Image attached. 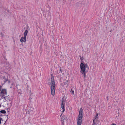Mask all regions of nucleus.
<instances>
[{
    "mask_svg": "<svg viewBox=\"0 0 125 125\" xmlns=\"http://www.w3.org/2000/svg\"><path fill=\"white\" fill-rule=\"evenodd\" d=\"M51 82L50 84L51 88V94L52 95H54L55 94V85L54 82V76L53 74L51 75Z\"/></svg>",
    "mask_w": 125,
    "mask_h": 125,
    "instance_id": "obj_1",
    "label": "nucleus"
},
{
    "mask_svg": "<svg viewBox=\"0 0 125 125\" xmlns=\"http://www.w3.org/2000/svg\"><path fill=\"white\" fill-rule=\"evenodd\" d=\"M81 69V72L84 73L85 72H87L89 69V67L86 63L84 64L83 62H81L80 65Z\"/></svg>",
    "mask_w": 125,
    "mask_h": 125,
    "instance_id": "obj_2",
    "label": "nucleus"
},
{
    "mask_svg": "<svg viewBox=\"0 0 125 125\" xmlns=\"http://www.w3.org/2000/svg\"><path fill=\"white\" fill-rule=\"evenodd\" d=\"M0 95L1 97L2 98H5L6 95H7V91L6 89H2L1 90V92L0 93Z\"/></svg>",
    "mask_w": 125,
    "mask_h": 125,
    "instance_id": "obj_3",
    "label": "nucleus"
},
{
    "mask_svg": "<svg viewBox=\"0 0 125 125\" xmlns=\"http://www.w3.org/2000/svg\"><path fill=\"white\" fill-rule=\"evenodd\" d=\"M83 118V110L82 108H80L79 112V114L78 116L77 120L78 121L82 120Z\"/></svg>",
    "mask_w": 125,
    "mask_h": 125,
    "instance_id": "obj_4",
    "label": "nucleus"
},
{
    "mask_svg": "<svg viewBox=\"0 0 125 125\" xmlns=\"http://www.w3.org/2000/svg\"><path fill=\"white\" fill-rule=\"evenodd\" d=\"M62 103L61 104V108L62 109V112H64L65 109L64 108V106L65 105V101L63 100V99L62 98Z\"/></svg>",
    "mask_w": 125,
    "mask_h": 125,
    "instance_id": "obj_5",
    "label": "nucleus"
},
{
    "mask_svg": "<svg viewBox=\"0 0 125 125\" xmlns=\"http://www.w3.org/2000/svg\"><path fill=\"white\" fill-rule=\"evenodd\" d=\"M26 37H24V36L22 37H21L20 39V41L22 42H25L26 41Z\"/></svg>",
    "mask_w": 125,
    "mask_h": 125,
    "instance_id": "obj_6",
    "label": "nucleus"
},
{
    "mask_svg": "<svg viewBox=\"0 0 125 125\" xmlns=\"http://www.w3.org/2000/svg\"><path fill=\"white\" fill-rule=\"evenodd\" d=\"M60 117L62 121H63L66 118V116L64 115H61Z\"/></svg>",
    "mask_w": 125,
    "mask_h": 125,
    "instance_id": "obj_7",
    "label": "nucleus"
},
{
    "mask_svg": "<svg viewBox=\"0 0 125 125\" xmlns=\"http://www.w3.org/2000/svg\"><path fill=\"white\" fill-rule=\"evenodd\" d=\"M30 93H31V94L30 95L29 99H30V100H31V99L33 98L34 96V94L31 93V91H30Z\"/></svg>",
    "mask_w": 125,
    "mask_h": 125,
    "instance_id": "obj_8",
    "label": "nucleus"
},
{
    "mask_svg": "<svg viewBox=\"0 0 125 125\" xmlns=\"http://www.w3.org/2000/svg\"><path fill=\"white\" fill-rule=\"evenodd\" d=\"M28 33V31H27V30H26L24 32V37H26Z\"/></svg>",
    "mask_w": 125,
    "mask_h": 125,
    "instance_id": "obj_9",
    "label": "nucleus"
},
{
    "mask_svg": "<svg viewBox=\"0 0 125 125\" xmlns=\"http://www.w3.org/2000/svg\"><path fill=\"white\" fill-rule=\"evenodd\" d=\"M82 120H77V125H81Z\"/></svg>",
    "mask_w": 125,
    "mask_h": 125,
    "instance_id": "obj_10",
    "label": "nucleus"
},
{
    "mask_svg": "<svg viewBox=\"0 0 125 125\" xmlns=\"http://www.w3.org/2000/svg\"><path fill=\"white\" fill-rule=\"evenodd\" d=\"M80 59L81 60V63L83 62V57H81V56L80 55Z\"/></svg>",
    "mask_w": 125,
    "mask_h": 125,
    "instance_id": "obj_11",
    "label": "nucleus"
},
{
    "mask_svg": "<svg viewBox=\"0 0 125 125\" xmlns=\"http://www.w3.org/2000/svg\"><path fill=\"white\" fill-rule=\"evenodd\" d=\"M0 112L3 114H5L6 113V111L4 110H2L0 111Z\"/></svg>",
    "mask_w": 125,
    "mask_h": 125,
    "instance_id": "obj_12",
    "label": "nucleus"
},
{
    "mask_svg": "<svg viewBox=\"0 0 125 125\" xmlns=\"http://www.w3.org/2000/svg\"><path fill=\"white\" fill-rule=\"evenodd\" d=\"M86 72H85V73H82L84 75V78H85L86 77V75L85 74V73H86Z\"/></svg>",
    "mask_w": 125,
    "mask_h": 125,
    "instance_id": "obj_13",
    "label": "nucleus"
},
{
    "mask_svg": "<svg viewBox=\"0 0 125 125\" xmlns=\"http://www.w3.org/2000/svg\"><path fill=\"white\" fill-rule=\"evenodd\" d=\"M74 91L72 90H71V94H74Z\"/></svg>",
    "mask_w": 125,
    "mask_h": 125,
    "instance_id": "obj_14",
    "label": "nucleus"
},
{
    "mask_svg": "<svg viewBox=\"0 0 125 125\" xmlns=\"http://www.w3.org/2000/svg\"><path fill=\"white\" fill-rule=\"evenodd\" d=\"M98 114H96V118H97V116H98Z\"/></svg>",
    "mask_w": 125,
    "mask_h": 125,
    "instance_id": "obj_15",
    "label": "nucleus"
},
{
    "mask_svg": "<svg viewBox=\"0 0 125 125\" xmlns=\"http://www.w3.org/2000/svg\"><path fill=\"white\" fill-rule=\"evenodd\" d=\"M60 71L61 73H62V70H61V69H60Z\"/></svg>",
    "mask_w": 125,
    "mask_h": 125,
    "instance_id": "obj_16",
    "label": "nucleus"
},
{
    "mask_svg": "<svg viewBox=\"0 0 125 125\" xmlns=\"http://www.w3.org/2000/svg\"><path fill=\"white\" fill-rule=\"evenodd\" d=\"M111 125H116L115 124H112Z\"/></svg>",
    "mask_w": 125,
    "mask_h": 125,
    "instance_id": "obj_17",
    "label": "nucleus"
},
{
    "mask_svg": "<svg viewBox=\"0 0 125 125\" xmlns=\"http://www.w3.org/2000/svg\"><path fill=\"white\" fill-rule=\"evenodd\" d=\"M7 81H8L6 79H5V81L4 82H6Z\"/></svg>",
    "mask_w": 125,
    "mask_h": 125,
    "instance_id": "obj_18",
    "label": "nucleus"
},
{
    "mask_svg": "<svg viewBox=\"0 0 125 125\" xmlns=\"http://www.w3.org/2000/svg\"><path fill=\"white\" fill-rule=\"evenodd\" d=\"M8 83H10V81L9 80L8 81Z\"/></svg>",
    "mask_w": 125,
    "mask_h": 125,
    "instance_id": "obj_19",
    "label": "nucleus"
},
{
    "mask_svg": "<svg viewBox=\"0 0 125 125\" xmlns=\"http://www.w3.org/2000/svg\"><path fill=\"white\" fill-rule=\"evenodd\" d=\"M3 78L4 79H5V76L4 77H3Z\"/></svg>",
    "mask_w": 125,
    "mask_h": 125,
    "instance_id": "obj_20",
    "label": "nucleus"
},
{
    "mask_svg": "<svg viewBox=\"0 0 125 125\" xmlns=\"http://www.w3.org/2000/svg\"><path fill=\"white\" fill-rule=\"evenodd\" d=\"M121 125H124V124H122Z\"/></svg>",
    "mask_w": 125,
    "mask_h": 125,
    "instance_id": "obj_21",
    "label": "nucleus"
},
{
    "mask_svg": "<svg viewBox=\"0 0 125 125\" xmlns=\"http://www.w3.org/2000/svg\"><path fill=\"white\" fill-rule=\"evenodd\" d=\"M112 31V30H111L110 31V32H111Z\"/></svg>",
    "mask_w": 125,
    "mask_h": 125,
    "instance_id": "obj_22",
    "label": "nucleus"
},
{
    "mask_svg": "<svg viewBox=\"0 0 125 125\" xmlns=\"http://www.w3.org/2000/svg\"><path fill=\"white\" fill-rule=\"evenodd\" d=\"M93 122H94V120H93Z\"/></svg>",
    "mask_w": 125,
    "mask_h": 125,
    "instance_id": "obj_23",
    "label": "nucleus"
},
{
    "mask_svg": "<svg viewBox=\"0 0 125 125\" xmlns=\"http://www.w3.org/2000/svg\"><path fill=\"white\" fill-rule=\"evenodd\" d=\"M1 34L2 35V33H1Z\"/></svg>",
    "mask_w": 125,
    "mask_h": 125,
    "instance_id": "obj_24",
    "label": "nucleus"
}]
</instances>
